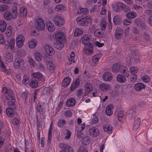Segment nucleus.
I'll return each instance as SVG.
<instances>
[{
	"mask_svg": "<svg viewBox=\"0 0 152 152\" xmlns=\"http://www.w3.org/2000/svg\"><path fill=\"white\" fill-rule=\"evenodd\" d=\"M138 26L142 29H145L146 27V26L145 24V23L142 20L141 21Z\"/></svg>",
	"mask_w": 152,
	"mask_h": 152,
	"instance_id": "nucleus-57",
	"label": "nucleus"
},
{
	"mask_svg": "<svg viewBox=\"0 0 152 152\" xmlns=\"http://www.w3.org/2000/svg\"><path fill=\"white\" fill-rule=\"evenodd\" d=\"M132 57L135 62L137 63L140 60L139 54L137 52L134 51L132 53Z\"/></svg>",
	"mask_w": 152,
	"mask_h": 152,
	"instance_id": "nucleus-36",
	"label": "nucleus"
},
{
	"mask_svg": "<svg viewBox=\"0 0 152 152\" xmlns=\"http://www.w3.org/2000/svg\"><path fill=\"white\" fill-rule=\"evenodd\" d=\"M5 59L8 62H11L13 60V56L10 53H6L5 56Z\"/></svg>",
	"mask_w": 152,
	"mask_h": 152,
	"instance_id": "nucleus-31",
	"label": "nucleus"
},
{
	"mask_svg": "<svg viewBox=\"0 0 152 152\" xmlns=\"http://www.w3.org/2000/svg\"><path fill=\"white\" fill-rule=\"evenodd\" d=\"M99 87L102 91H106L110 88V85L105 83H101L99 84Z\"/></svg>",
	"mask_w": 152,
	"mask_h": 152,
	"instance_id": "nucleus-17",
	"label": "nucleus"
},
{
	"mask_svg": "<svg viewBox=\"0 0 152 152\" xmlns=\"http://www.w3.org/2000/svg\"><path fill=\"white\" fill-rule=\"evenodd\" d=\"M35 26L38 30L43 31L45 28V23L43 20L41 18L37 19L35 23Z\"/></svg>",
	"mask_w": 152,
	"mask_h": 152,
	"instance_id": "nucleus-3",
	"label": "nucleus"
},
{
	"mask_svg": "<svg viewBox=\"0 0 152 152\" xmlns=\"http://www.w3.org/2000/svg\"><path fill=\"white\" fill-rule=\"evenodd\" d=\"M8 105L9 107L12 108H15L16 107L15 103L13 102L9 101L8 102Z\"/></svg>",
	"mask_w": 152,
	"mask_h": 152,
	"instance_id": "nucleus-60",
	"label": "nucleus"
},
{
	"mask_svg": "<svg viewBox=\"0 0 152 152\" xmlns=\"http://www.w3.org/2000/svg\"><path fill=\"white\" fill-rule=\"evenodd\" d=\"M88 12V10L87 8H82L80 9L79 10H78V12L79 14H83L85 16Z\"/></svg>",
	"mask_w": 152,
	"mask_h": 152,
	"instance_id": "nucleus-44",
	"label": "nucleus"
},
{
	"mask_svg": "<svg viewBox=\"0 0 152 152\" xmlns=\"http://www.w3.org/2000/svg\"><path fill=\"white\" fill-rule=\"evenodd\" d=\"M122 10L125 13L129 12L131 11V8L125 5L124 7L123 8Z\"/></svg>",
	"mask_w": 152,
	"mask_h": 152,
	"instance_id": "nucleus-59",
	"label": "nucleus"
},
{
	"mask_svg": "<svg viewBox=\"0 0 152 152\" xmlns=\"http://www.w3.org/2000/svg\"><path fill=\"white\" fill-rule=\"evenodd\" d=\"M58 146L60 148L65 149L67 152H74L72 147L65 142L59 143Z\"/></svg>",
	"mask_w": 152,
	"mask_h": 152,
	"instance_id": "nucleus-7",
	"label": "nucleus"
},
{
	"mask_svg": "<svg viewBox=\"0 0 152 152\" xmlns=\"http://www.w3.org/2000/svg\"><path fill=\"white\" fill-rule=\"evenodd\" d=\"M7 43L9 45V47L11 49H13L14 47L15 44V39H14L12 38L10 40V42L8 40H7Z\"/></svg>",
	"mask_w": 152,
	"mask_h": 152,
	"instance_id": "nucleus-41",
	"label": "nucleus"
},
{
	"mask_svg": "<svg viewBox=\"0 0 152 152\" xmlns=\"http://www.w3.org/2000/svg\"><path fill=\"white\" fill-rule=\"evenodd\" d=\"M114 23L115 25L120 24L122 21L121 19L118 15H115L113 19Z\"/></svg>",
	"mask_w": 152,
	"mask_h": 152,
	"instance_id": "nucleus-27",
	"label": "nucleus"
},
{
	"mask_svg": "<svg viewBox=\"0 0 152 152\" xmlns=\"http://www.w3.org/2000/svg\"><path fill=\"white\" fill-rule=\"evenodd\" d=\"M75 99L72 98L67 100L66 104L67 107H73L75 105Z\"/></svg>",
	"mask_w": 152,
	"mask_h": 152,
	"instance_id": "nucleus-22",
	"label": "nucleus"
},
{
	"mask_svg": "<svg viewBox=\"0 0 152 152\" xmlns=\"http://www.w3.org/2000/svg\"><path fill=\"white\" fill-rule=\"evenodd\" d=\"M85 128V123L80 125H78L75 128V131L76 132H79L83 130Z\"/></svg>",
	"mask_w": 152,
	"mask_h": 152,
	"instance_id": "nucleus-25",
	"label": "nucleus"
},
{
	"mask_svg": "<svg viewBox=\"0 0 152 152\" xmlns=\"http://www.w3.org/2000/svg\"><path fill=\"white\" fill-rule=\"evenodd\" d=\"M117 79L118 82L123 83L126 81V78L123 75L119 74L117 76Z\"/></svg>",
	"mask_w": 152,
	"mask_h": 152,
	"instance_id": "nucleus-33",
	"label": "nucleus"
},
{
	"mask_svg": "<svg viewBox=\"0 0 152 152\" xmlns=\"http://www.w3.org/2000/svg\"><path fill=\"white\" fill-rule=\"evenodd\" d=\"M107 25V23L104 20H101L100 26L102 27V30H104L106 28Z\"/></svg>",
	"mask_w": 152,
	"mask_h": 152,
	"instance_id": "nucleus-52",
	"label": "nucleus"
},
{
	"mask_svg": "<svg viewBox=\"0 0 152 152\" xmlns=\"http://www.w3.org/2000/svg\"><path fill=\"white\" fill-rule=\"evenodd\" d=\"M99 134V132L98 129L95 127H91L89 130V135L94 137H96L98 136Z\"/></svg>",
	"mask_w": 152,
	"mask_h": 152,
	"instance_id": "nucleus-6",
	"label": "nucleus"
},
{
	"mask_svg": "<svg viewBox=\"0 0 152 152\" xmlns=\"http://www.w3.org/2000/svg\"><path fill=\"white\" fill-rule=\"evenodd\" d=\"M104 131L107 132L108 133H111L113 129L112 127L109 125H104L103 127Z\"/></svg>",
	"mask_w": 152,
	"mask_h": 152,
	"instance_id": "nucleus-32",
	"label": "nucleus"
},
{
	"mask_svg": "<svg viewBox=\"0 0 152 152\" xmlns=\"http://www.w3.org/2000/svg\"><path fill=\"white\" fill-rule=\"evenodd\" d=\"M96 115H93L94 117L92 120V121L94 124H96L98 121V119L97 117L96 116Z\"/></svg>",
	"mask_w": 152,
	"mask_h": 152,
	"instance_id": "nucleus-64",
	"label": "nucleus"
},
{
	"mask_svg": "<svg viewBox=\"0 0 152 152\" xmlns=\"http://www.w3.org/2000/svg\"><path fill=\"white\" fill-rule=\"evenodd\" d=\"M8 95L11 98L12 100H14L15 97L14 94H13V92L12 90H9L8 91Z\"/></svg>",
	"mask_w": 152,
	"mask_h": 152,
	"instance_id": "nucleus-54",
	"label": "nucleus"
},
{
	"mask_svg": "<svg viewBox=\"0 0 152 152\" xmlns=\"http://www.w3.org/2000/svg\"><path fill=\"white\" fill-rule=\"evenodd\" d=\"M145 85L143 83H136L134 86V89L137 91H140L145 88Z\"/></svg>",
	"mask_w": 152,
	"mask_h": 152,
	"instance_id": "nucleus-16",
	"label": "nucleus"
},
{
	"mask_svg": "<svg viewBox=\"0 0 152 152\" xmlns=\"http://www.w3.org/2000/svg\"><path fill=\"white\" fill-rule=\"evenodd\" d=\"M4 18L7 21H9L11 20L12 19L11 12L8 11H6L4 14Z\"/></svg>",
	"mask_w": 152,
	"mask_h": 152,
	"instance_id": "nucleus-26",
	"label": "nucleus"
},
{
	"mask_svg": "<svg viewBox=\"0 0 152 152\" xmlns=\"http://www.w3.org/2000/svg\"><path fill=\"white\" fill-rule=\"evenodd\" d=\"M34 55L35 59L37 61H39L41 60L42 56L41 54L39 52H37L34 54Z\"/></svg>",
	"mask_w": 152,
	"mask_h": 152,
	"instance_id": "nucleus-48",
	"label": "nucleus"
},
{
	"mask_svg": "<svg viewBox=\"0 0 152 152\" xmlns=\"http://www.w3.org/2000/svg\"><path fill=\"white\" fill-rule=\"evenodd\" d=\"M66 124V122L64 120H59L57 123V125L59 127L62 128Z\"/></svg>",
	"mask_w": 152,
	"mask_h": 152,
	"instance_id": "nucleus-45",
	"label": "nucleus"
},
{
	"mask_svg": "<svg viewBox=\"0 0 152 152\" xmlns=\"http://www.w3.org/2000/svg\"><path fill=\"white\" fill-rule=\"evenodd\" d=\"M130 73L132 75H136V73L138 72V70L136 67L132 66L129 69Z\"/></svg>",
	"mask_w": 152,
	"mask_h": 152,
	"instance_id": "nucleus-42",
	"label": "nucleus"
},
{
	"mask_svg": "<svg viewBox=\"0 0 152 152\" xmlns=\"http://www.w3.org/2000/svg\"><path fill=\"white\" fill-rule=\"evenodd\" d=\"M131 23V21L129 19L128 20L125 19L123 21V24L125 26H127L129 25Z\"/></svg>",
	"mask_w": 152,
	"mask_h": 152,
	"instance_id": "nucleus-61",
	"label": "nucleus"
},
{
	"mask_svg": "<svg viewBox=\"0 0 152 152\" xmlns=\"http://www.w3.org/2000/svg\"><path fill=\"white\" fill-rule=\"evenodd\" d=\"M120 67L119 72L124 75V76L128 77L129 76V72L127 68L125 66L121 64Z\"/></svg>",
	"mask_w": 152,
	"mask_h": 152,
	"instance_id": "nucleus-11",
	"label": "nucleus"
},
{
	"mask_svg": "<svg viewBox=\"0 0 152 152\" xmlns=\"http://www.w3.org/2000/svg\"><path fill=\"white\" fill-rule=\"evenodd\" d=\"M137 16V14L135 12H132L127 13L126 15V16L130 20L131 18H134Z\"/></svg>",
	"mask_w": 152,
	"mask_h": 152,
	"instance_id": "nucleus-38",
	"label": "nucleus"
},
{
	"mask_svg": "<svg viewBox=\"0 0 152 152\" xmlns=\"http://www.w3.org/2000/svg\"><path fill=\"white\" fill-rule=\"evenodd\" d=\"M64 42H60L59 41H57L56 43H54V46L57 49L61 50L64 46Z\"/></svg>",
	"mask_w": 152,
	"mask_h": 152,
	"instance_id": "nucleus-30",
	"label": "nucleus"
},
{
	"mask_svg": "<svg viewBox=\"0 0 152 152\" xmlns=\"http://www.w3.org/2000/svg\"><path fill=\"white\" fill-rule=\"evenodd\" d=\"M121 64L118 63L114 64L112 67V70L114 72H119Z\"/></svg>",
	"mask_w": 152,
	"mask_h": 152,
	"instance_id": "nucleus-28",
	"label": "nucleus"
},
{
	"mask_svg": "<svg viewBox=\"0 0 152 152\" xmlns=\"http://www.w3.org/2000/svg\"><path fill=\"white\" fill-rule=\"evenodd\" d=\"M11 14L13 19H15L17 18L18 15V10L17 7L14 6L12 7Z\"/></svg>",
	"mask_w": 152,
	"mask_h": 152,
	"instance_id": "nucleus-15",
	"label": "nucleus"
},
{
	"mask_svg": "<svg viewBox=\"0 0 152 152\" xmlns=\"http://www.w3.org/2000/svg\"><path fill=\"white\" fill-rule=\"evenodd\" d=\"M91 18L88 15H85L82 16L81 18L77 19V21L79 26L86 27L88 26L89 23L91 22Z\"/></svg>",
	"mask_w": 152,
	"mask_h": 152,
	"instance_id": "nucleus-2",
	"label": "nucleus"
},
{
	"mask_svg": "<svg viewBox=\"0 0 152 152\" xmlns=\"http://www.w3.org/2000/svg\"><path fill=\"white\" fill-rule=\"evenodd\" d=\"M54 22L55 24L57 26H61L64 23V18L59 15H56L54 19Z\"/></svg>",
	"mask_w": 152,
	"mask_h": 152,
	"instance_id": "nucleus-4",
	"label": "nucleus"
},
{
	"mask_svg": "<svg viewBox=\"0 0 152 152\" xmlns=\"http://www.w3.org/2000/svg\"><path fill=\"white\" fill-rule=\"evenodd\" d=\"M125 4L122 2H118L113 7V10L115 11L118 12L120 10H122Z\"/></svg>",
	"mask_w": 152,
	"mask_h": 152,
	"instance_id": "nucleus-10",
	"label": "nucleus"
},
{
	"mask_svg": "<svg viewBox=\"0 0 152 152\" xmlns=\"http://www.w3.org/2000/svg\"><path fill=\"white\" fill-rule=\"evenodd\" d=\"M19 11V16L21 18H24L26 16L27 12L26 8L23 7H22L20 8Z\"/></svg>",
	"mask_w": 152,
	"mask_h": 152,
	"instance_id": "nucleus-12",
	"label": "nucleus"
},
{
	"mask_svg": "<svg viewBox=\"0 0 152 152\" xmlns=\"http://www.w3.org/2000/svg\"><path fill=\"white\" fill-rule=\"evenodd\" d=\"M79 79L78 78L76 79L75 81L72 83V85L70 87V91L71 92L74 91L79 86Z\"/></svg>",
	"mask_w": 152,
	"mask_h": 152,
	"instance_id": "nucleus-14",
	"label": "nucleus"
},
{
	"mask_svg": "<svg viewBox=\"0 0 152 152\" xmlns=\"http://www.w3.org/2000/svg\"><path fill=\"white\" fill-rule=\"evenodd\" d=\"M5 41L4 40V37L2 34H0V44H5Z\"/></svg>",
	"mask_w": 152,
	"mask_h": 152,
	"instance_id": "nucleus-58",
	"label": "nucleus"
},
{
	"mask_svg": "<svg viewBox=\"0 0 152 152\" xmlns=\"http://www.w3.org/2000/svg\"><path fill=\"white\" fill-rule=\"evenodd\" d=\"M37 110L39 113L40 114L43 113V110L44 109V107L43 105L38 104L37 106Z\"/></svg>",
	"mask_w": 152,
	"mask_h": 152,
	"instance_id": "nucleus-43",
	"label": "nucleus"
},
{
	"mask_svg": "<svg viewBox=\"0 0 152 152\" xmlns=\"http://www.w3.org/2000/svg\"><path fill=\"white\" fill-rule=\"evenodd\" d=\"M38 82L35 80H32L30 83V86L33 88H36L38 85Z\"/></svg>",
	"mask_w": 152,
	"mask_h": 152,
	"instance_id": "nucleus-40",
	"label": "nucleus"
},
{
	"mask_svg": "<svg viewBox=\"0 0 152 152\" xmlns=\"http://www.w3.org/2000/svg\"><path fill=\"white\" fill-rule=\"evenodd\" d=\"M142 79L143 81L145 83H148L150 81L149 77L146 75L143 76L142 77Z\"/></svg>",
	"mask_w": 152,
	"mask_h": 152,
	"instance_id": "nucleus-55",
	"label": "nucleus"
},
{
	"mask_svg": "<svg viewBox=\"0 0 152 152\" xmlns=\"http://www.w3.org/2000/svg\"><path fill=\"white\" fill-rule=\"evenodd\" d=\"M85 96H86L89 93L91 92L93 88L91 85L90 83H86L85 85Z\"/></svg>",
	"mask_w": 152,
	"mask_h": 152,
	"instance_id": "nucleus-13",
	"label": "nucleus"
},
{
	"mask_svg": "<svg viewBox=\"0 0 152 152\" xmlns=\"http://www.w3.org/2000/svg\"><path fill=\"white\" fill-rule=\"evenodd\" d=\"M44 48L47 53L49 56L54 54V50L51 46L48 45H45Z\"/></svg>",
	"mask_w": 152,
	"mask_h": 152,
	"instance_id": "nucleus-9",
	"label": "nucleus"
},
{
	"mask_svg": "<svg viewBox=\"0 0 152 152\" xmlns=\"http://www.w3.org/2000/svg\"><path fill=\"white\" fill-rule=\"evenodd\" d=\"M124 30L120 28H118L116 30L115 33V37L117 39H121L124 34Z\"/></svg>",
	"mask_w": 152,
	"mask_h": 152,
	"instance_id": "nucleus-8",
	"label": "nucleus"
},
{
	"mask_svg": "<svg viewBox=\"0 0 152 152\" xmlns=\"http://www.w3.org/2000/svg\"><path fill=\"white\" fill-rule=\"evenodd\" d=\"M0 66L2 72L7 75H9V70L6 68L4 63L2 62L1 63Z\"/></svg>",
	"mask_w": 152,
	"mask_h": 152,
	"instance_id": "nucleus-34",
	"label": "nucleus"
},
{
	"mask_svg": "<svg viewBox=\"0 0 152 152\" xmlns=\"http://www.w3.org/2000/svg\"><path fill=\"white\" fill-rule=\"evenodd\" d=\"M83 33V31L81 29L77 28L76 29L74 32L75 36L77 37Z\"/></svg>",
	"mask_w": 152,
	"mask_h": 152,
	"instance_id": "nucleus-46",
	"label": "nucleus"
},
{
	"mask_svg": "<svg viewBox=\"0 0 152 152\" xmlns=\"http://www.w3.org/2000/svg\"><path fill=\"white\" fill-rule=\"evenodd\" d=\"M113 107L112 104L108 105L106 107L105 113L106 114H112Z\"/></svg>",
	"mask_w": 152,
	"mask_h": 152,
	"instance_id": "nucleus-29",
	"label": "nucleus"
},
{
	"mask_svg": "<svg viewBox=\"0 0 152 152\" xmlns=\"http://www.w3.org/2000/svg\"><path fill=\"white\" fill-rule=\"evenodd\" d=\"M103 77L104 80L106 81H110L112 78V75L108 72H105L103 74Z\"/></svg>",
	"mask_w": 152,
	"mask_h": 152,
	"instance_id": "nucleus-18",
	"label": "nucleus"
},
{
	"mask_svg": "<svg viewBox=\"0 0 152 152\" xmlns=\"http://www.w3.org/2000/svg\"><path fill=\"white\" fill-rule=\"evenodd\" d=\"M46 26L48 30L52 32L55 30V28L53 23L50 21H48L46 23Z\"/></svg>",
	"mask_w": 152,
	"mask_h": 152,
	"instance_id": "nucleus-21",
	"label": "nucleus"
},
{
	"mask_svg": "<svg viewBox=\"0 0 152 152\" xmlns=\"http://www.w3.org/2000/svg\"><path fill=\"white\" fill-rule=\"evenodd\" d=\"M13 108H7L6 110V113L7 114H8V113H9V114H13L12 113H13Z\"/></svg>",
	"mask_w": 152,
	"mask_h": 152,
	"instance_id": "nucleus-63",
	"label": "nucleus"
},
{
	"mask_svg": "<svg viewBox=\"0 0 152 152\" xmlns=\"http://www.w3.org/2000/svg\"><path fill=\"white\" fill-rule=\"evenodd\" d=\"M7 24L5 21L3 20H0V30L2 32H4L6 30Z\"/></svg>",
	"mask_w": 152,
	"mask_h": 152,
	"instance_id": "nucleus-23",
	"label": "nucleus"
},
{
	"mask_svg": "<svg viewBox=\"0 0 152 152\" xmlns=\"http://www.w3.org/2000/svg\"><path fill=\"white\" fill-rule=\"evenodd\" d=\"M91 39V36L88 34H85L81 38L82 43L85 45L84 47L85 53L89 55H91L93 53V45L89 42Z\"/></svg>",
	"mask_w": 152,
	"mask_h": 152,
	"instance_id": "nucleus-1",
	"label": "nucleus"
},
{
	"mask_svg": "<svg viewBox=\"0 0 152 152\" xmlns=\"http://www.w3.org/2000/svg\"><path fill=\"white\" fill-rule=\"evenodd\" d=\"M100 54H97L94 56L92 58V60L93 62L95 64L98 62V60L100 58Z\"/></svg>",
	"mask_w": 152,
	"mask_h": 152,
	"instance_id": "nucleus-47",
	"label": "nucleus"
},
{
	"mask_svg": "<svg viewBox=\"0 0 152 152\" xmlns=\"http://www.w3.org/2000/svg\"><path fill=\"white\" fill-rule=\"evenodd\" d=\"M32 76L39 80H41L43 77L42 75L39 72L33 73L31 74Z\"/></svg>",
	"mask_w": 152,
	"mask_h": 152,
	"instance_id": "nucleus-24",
	"label": "nucleus"
},
{
	"mask_svg": "<svg viewBox=\"0 0 152 152\" xmlns=\"http://www.w3.org/2000/svg\"><path fill=\"white\" fill-rule=\"evenodd\" d=\"M16 59L18 61V63L19 67H20L23 66L25 63L24 60L21 58H18Z\"/></svg>",
	"mask_w": 152,
	"mask_h": 152,
	"instance_id": "nucleus-56",
	"label": "nucleus"
},
{
	"mask_svg": "<svg viewBox=\"0 0 152 152\" xmlns=\"http://www.w3.org/2000/svg\"><path fill=\"white\" fill-rule=\"evenodd\" d=\"M9 7L6 5L3 4L0 6V11L1 12H4L8 10Z\"/></svg>",
	"mask_w": 152,
	"mask_h": 152,
	"instance_id": "nucleus-49",
	"label": "nucleus"
},
{
	"mask_svg": "<svg viewBox=\"0 0 152 152\" xmlns=\"http://www.w3.org/2000/svg\"><path fill=\"white\" fill-rule=\"evenodd\" d=\"M71 82V79L69 77L64 78L63 80V83L64 87H67L69 85Z\"/></svg>",
	"mask_w": 152,
	"mask_h": 152,
	"instance_id": "nucleus-39",
	"label": "nucleus"
},
{
	"mask_svg": "<svg viewBox=\"0 0 152 152\" xmlns=\"http://www.w3.org/2000/svg\"><path fill=\"white\" fill-rule=\"evenodd\" d=\"M141 123V119L140 118H137L134 123L133 125V129L134 130H137L139 127Z\"/></svg>",
	"mask_w": 152,
	"mask_h": 152,
	"instance_id": "nucleus-19",
	"label": "nucleus"
},
{
	"mask_svg": "<svg viewBox=\"0 0 152 152\" xmlns=\"http://www.w3.org/2000/svg\"><path fill=\"white\" fill-rule=\"evenodd\" d=\"M137 78V76L136 75H132L130 81L131 82L133 83L136 80Z\"/></svg>",
	"mask_w": 152,
	"mask_h": 152,
	"instance_id": "nucleus-62",
	"label": "nucleus"
},
{
	"mask_svg": "<svg viewBox=\"0 0 152 152\" xmlns=\"http://www.w3.org/2000/svg\"><path fill=\"white\" fill-rule=\"evenodd\" d=\"M46 68L49 71L53 72L55 69V65L53 62L49 61L47 63Z\"/></svg>",
	"mask_w": 152,
	"mask_h": 152,
	"instance_id": "nucleus-20",
	"label": "nucleus"
},
{
	"mask_svg": "<svg viewBox=\"0 0 152 152\" xmlns=\"http://www.w3.org/2000/svg\"><path fill=\"white\" fill-rule=\"evenodd\" d=\"M50 92L49 89L48 88L45 87L42 90L41 93V95L42 96H48V94Z\"/></svg>",
	"mask_w": 152,
	"mask_h": 152,
	"instance_id": "nucleus-37",
	"label": "nucleus"
},
{
	"mask_svg": "<svg viewBox=\"0 0 152 152\" xmlns=\"http://www.w3.org/2000/svg\"><path fill=\"white\" fill-rule=\"evenodd\" d=\"M56 40L60 42H65V36L64 33L62 32H58L55 35Z\"/></svg>",
	"mask_w": 152,
	"mask_h": 152,
	"instance_id": "nucleus-5",
	"label": "nucleus"
},
{
	"mask_svg": "<svg viewBox=\"0 0 152 152\" xmlns=\"http://www.w3.org/2000/svg\"><path fill=\"white\" fill-rule=\"evenodd\" d=\"M25 38L24 36L22 35H20L17 36L16 38V42H24Z\"/></svg>",
	"mask_w": 152,
	"mask_h": 152,
	"instance_id": "nucleus-50",
	"label": "nucleus"
},
{
	"mask_svg": "<svg viewBox=\"0 0 152 152\" xmlns=\"http://www.w3.org/2000/svg\"><path fill=\"white\" fill-rule=\"evenodd\" d=\"M28 45L30 48H35L36 46V43L35 40L34 39H32L28 42Z\"/></svg>",
	"mask_w": 152,
	"mask_h": 152,
	"instance_id": "nucleus-35",
	"label": "nucleus"
},
{
	"mask_svg": "<svg viewBox=\"0 0 152 152\" xmlns=\"http://www.w3.org/2000/svg\"><path fill=\"white\" fill-rule=\"evenodd\" d=\"M65 9V7L64 6L60 4L57 5L55 7L56 10L57 11L60 10H64Z\"/></svg>",
	"mask_w": 152,
	"mask_h": 152,
	"instance_id": "nucleus-51",
	"label": "nucleus"
},
{
	"mask_svg": "<svg viewBox=\"0 0 152 152\" xmlns=\"http://www.w3.org/2000/svg\"><path fill=\"white\" fill-rule=\"evenodd\" d=\"M28 76L25 75L22 80L23 83L25 84H27L28 82Z\"/></svg>",
	"mask_w": 152,
	"mask_h": 152,
	"instance_id": "nucleus-53",
	"label": "nucleus"
}]
</instances>
